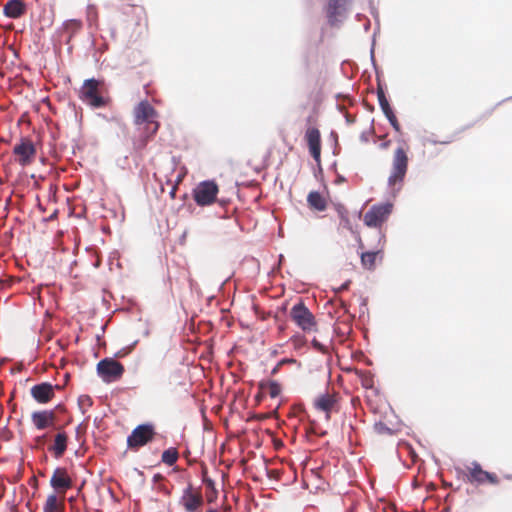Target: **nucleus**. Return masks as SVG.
<instances>
[{
	"label": "nucleus",
	"mask_w": 512,
	"mask_h": 512,
	"mask_svg": "<svg viewBox=\"0 0 512 512\" xmlns=\"http://www.w3.org/2000/svg\"><path fill=\"white\" fill-rule=\"evenodd\" d=\"M407 169V151L402 146H400L394 153L392 170L388 178V185L393 191H399L401 189Z\"/></svg>",
	"instance_id": "nucleus-1"
},
{
	"label": "nucleus",
	"mask_w": 512,
	"mask_h": 512,
	"mask_svg": "<svg viewBox=\"0 0 512 512\" xmlns=\"http://www.w3.org/2000/svg\"><path fill=\"white\" fill-rule=\"evenodd\" d=\"M458 473L462 475L464 481L470 484L484 485L488 483L497 485L500 482L497 474L483 470L476 461L471 462L465 470H459Z\"/></svg>",
	"instance_id": "nucleus-2"
},
{
	"label": "nucleus",
	"mask_w": 512,
	"mask_h": 512,
	"mask_svg": "<svg viewBox=\"0 0 512 512\" xmlns=\"http://www.w3.org/2000/svg\"><path fill=\"white\" fill-rule=\"evenodd\" d=\"M101 84L94 78L85 80L79 92L80 99L94 108L104 107L106 99L99 92Z\"/></svg>",
	"instance_id": "nucleus-3"
},
{
	"label": "nucleus",
	"mask_w": 512,
	"mask_h": 512,
	"mask_svg": "<svg viewBox=\"0 0 512 512\" xmlns=\"http://www.w3.org/2000/svg\"><path fill=\"white\" fill-rule=\"evenodd\" d=\"M290 317L304 332L316 331L315 317L303 302H298L291 308Z\"/></svg>",
	"instance_id": "nucleus-4"
},
{
	"label": "nucleus",
	"mask_w": 512,
	"mask_h": 512,
	"mask_svg": "<svg viewBox=\"0 0 512 512\" xmlns=\"http://www.w3.org/2000/svg\"><path fill=\"white\" fill-rule=\"evenodd\" d=\"M124 371V366L113 358H104L97 364V373L106 383L119 380Z\"/></svg>",
	"instance_id": "nucleus-5"
},
{
	"label": "nucleus",
	"mask_w": 512,
	"mask_h": 512,
	"mask_svg": "<svg viewBox=\"0 0 512 512\" xmlns=\"http://www.w3.org/2000/svg\"><path fill=\"white\" fill-rule=\"evenodd\" d=\"M154 426L152 424H141L133 429L127 438V446L130 449L138 450L140 447L151 442L155 436Z\"/></svg>",
	"instance_id": "nucleus-6"
},
{
	"label": "nucleus",
	"mask_w": 512,
	"mask_h": 512,
	"mask_svg": "<svg viewBox=\"0 0 512 512\" xmlns=\"http://www.w3.org/2000/svg\"><path fill=\"white\" fill-rule=\"evenodd\" d=\"M133 113L136 125H153L154 128H159V114L147 100L141 101Z\"/></svg>",
	"instance_id": "nucleus-7"
},
{
	"label": "nucleus",
	"mask_w": 512,
	"mask_h": 512,
	"mask_svg": "<svg viewBox=\"0 0 512 512\" xmlns=\"http://www.w3.org/2000/svg\"><path fill=\"white\" fill-rule=\"evenodd\" d=\"M218 192V185L214 181H203L193 190V198L197 205L208 206L215 202Z\"/></svg>",
	"instance_id": "nucleus-8"
},
{
	"label": "nucleus",
	"mask_w": 512,
	"mask_h": 512,
	"mask_svg": "<svg viewBox=\"0 0 512 512\" xmlns=\"http://www.w3.org/2000/svg\"><path fill=\"white\" fill-rule=\"evenodd\" d=\"M392 204L373 205L364 215V223L369 227H380L392 212Z\"/></svg>",
	"instance_id": "nucleus-9"
},
{
	"label": "nucleus",
	"mask_w": 512,
	"mask_h": 512,
	"mask_svg": "<svg viewBox=\"0 0 512 512\" xmlns=\"http://www.w3.org/2000/svg\"><path fill=\"white\" fill-rule=\"evenodd\" d=\"M13 154L17 157V162L25 167L32 164L34 161L36 148L30 139L22 138L20 143L14 146Z\"/></svg>",
	"instance_id": "nucleus-10"
},
{
	"label": "nucleus",
	"mask_w": 512,
	"mask_h": 512,
	"mask_svg": "<svg viewBox=\"0 0 512 512\" xmlns=\"http://www.w3.org/2000/svg\"><path fill=\"white\" fill-rule=\"evenodd\" d=\"M55 389H60V386L42 382L32 386L30 394L37 403L47 404L55 397Z\"/></svg>",
	"instance_id": "nucleus-11"
},
{
	"label": "nucleus",
	"mask_w": 512,
	"mask_h": 512,
	"mask_svg": "<svg viewBox=\"0 0 512 512\" xmlns=\"http://www.w3.org/2000/svg\"><path fill=\"white\" fill-rule=\"evenodd\" d=\"M50 485L59 493H65L73 486L72 478L66 468L58 467L53 471Z\"/></svg>",
	"instance_id": "nucleus-12"
},
{
	"label": "nucleus",
	"mask_w": 512,
	"mask_h": 512,
	"mask_svg": "<svg viewBox=\"0 0 512 512\" xmlns=\"http://www.w3.org/2000/svg\"><path fill=\"white\" fill-rule=\"evenodd\" d=\"M337 403V393H324L315 399L314 406L317 410L325 412V417L327 420H329L331 413L337 410Z\"/></svg>",
	"instance_id": "nucleus-13"
},
{
	"label": "nucleus",
	"mask_w": 512,
	"mask_h": 512,
	"mask_svg": "<svg viewBox=\"0 0 512 512\" xmlns=\"http://www.w3.org/2000/svg\"><path fill=\"white\" fill-rule=\"evenodd\" d=\"M55 410L35 411L31 414V421L36 429L44 430L53 427L56 422Z\"/></svg>",
	"instance_id": "nucleus-14"
},
{
	"label": "nucleus",
	"mask_w": 512,
	"mask_h": 512,
	"mask_svg": "<svg viewBox=\"0 0 512 512\" xmlns=\"http://www.w3.org/2000/svg\"><path fill=\"white\" fill-rule=\"evenodd\" d=\"M305 140L310 152V155L315 162L321 161V136L319 130H307Z\"/></svg>",
	"instance_id": "nucleus-15"
},
{
	"label": "nucleus",
	"mask_w": 512,
	"mask_h": 512,
	"mask_svg": "<svg viewBox=\"0 0 512 512\" xmlns=\"http://www.w3.org/2000/svg\"><path fill=\"white\" fill-rule=\"evenodd\" d=\"M181 502L187 512H196L203 504V497L201 493H194L192 486L189 485L183 493Z\"/></svg>",
	"instance_id": "nucleus-16"
},
{
	"label": "nucleus",
	"mask_w": 512,
	"mask_h": 512,
	"mask_svg": "<svg viewBox=\"0 0 512 512\" xmlns=\"http://www.w3.org/2000/svg\"><path fill=\"white\" fill-rule=\"evenodd\" d=\"M68 445V435L65 431H59L54 438L52 445L48 447V451L52 453L55 458H61Z\"/></svg>",
	"instance_id": "nucleus-17"
},
{
	"label": "nucleus",
	"mask_w": 512,
	"mask_h": 512,
	"mask_svg": "<svg viewBox=\"0 0 512 512\" xmlns=\"http://www.w3.org/2000/svg\"><path fill=\"white\" fill-rule=\"evenodd\" d=\"M377 97H378L379 105H380L383 113L389 120L391 126H393V128H399V123H398L397 117L394 114V112L386 98L385 92L383 91V89L381 87H379L377 90Z\"/></svg>",
	"instance_id": "nucleus-18"
},
{
	"label": "nucleus",
	"mask_w": 512,
	"mask_h": 512,
	"mask_svg": "<svg viewBox=\"0 0 512 512\" xmlns=\"http://www.w3.org/2000/svg\"><path fill=\"white\" fill-rule=\"evenodd\" d=\"M25 12L26 6L22 0H9L3 8L4 15L12 19L20 18Z\"/></svg>",
	"instance_id": "nucleus-19"
},
{
	"label": "nucleus",
	"mask_w": 512,
	"mask_h": 512,
	"mask_svg": "<svg viewBox=\"0 0 512 512\" xmlns=\"http://www.w3.org/2000/svg\"><path fill=\"white\" fill-rule=\"evenodd\" d=\"M383 245L380 246L379 249L375 251H367L361 253V264L363 268L367 270H374L376 267V262L381 261L383 258Z\"/></svg>",
	"instance_id": "nucleus-20"
},
{
	"label": "nucleus",
	"mask_w": 512,
	"mask_h": 512,
	"mask_svg": "<svg viewBox=\"0 0 512 512\" xmlns=\"http://www.w3.org/2000/svg\"><path fill=\"white\" fill-rule=\"evenodd\" d=\"M181 377L177 371L170 372L166 379L163 381V389L169 395H175L179 388L184 387Z\"/></svg>",
	"instance_id": "nucleus-21"
},
{
	"label": "nucleus",
	"mask_w": 512,
	"mask_h": 512,
	"mask_svg": "<svg viewBox=\"0 0 512 512\" xmlns=\"http://www.w3.org/2000/svg\"><path fill=\"white\" fill-rule=\"evenodd\" d=\"M126 15H132L135 17V25H147V15L144 7L138 5H128L124 9Z\"/></svg>",
	"instance_id": "nucleus-22"
},
{
	"label": "nucleus",
	"mask_w": 512,
	"mask_h": 512,
	"mask_svg": "<svg viewBox=\"0 0 512 512\" xmlns=\"http://www.w3.org/2000/svg\"><path fill=\"white\" fill-rule=\"evenodd\" d=\"M307 202L310 208L317 211H324L327 207L325 198L317 191H311L308 194Z\"/></svg>",
	"instance_id": "nucleus-23"
},
{
	"label": "nucleus",
	"mask_w": 512,
	"mask_h": 512,
	"mask_svg": "<svg viewBox=\"0 0 512 512\" xmlns=\"http://www.w3.org/2000/svg\"><path fill=\"white\" fill-rule=\"evenodd\" d=\"M43 512H65L64 504L58 500L56 494H50L43 506Z\"/></svg>",
	"instance_id": "nucleus-24"
},
{
	"label": "nucleus",
	"mask_w": 512,
	"mask_h": 512,
	"mask_svg": "<svg viewBox=\"0 0 512 512\" xmlns=\"http://www.w3.org/2000/svg\"><path fill=\"white\" fill-rule=\"evenodd\" d=\"M149 134L147 130H136L133 136L130 137L132 141V147L136 150L144 148L149 140Z\"/></svg>",
	"instance_id": "nucleus-25"
},
{
	"label": "nucleus",
	"mask_w": 512,
	"mask_h": 512,
	"mask_svg": "<svg viewBox=\"0 0 512 512\" xmlns=\"http://www.w3.org/2000/svg\"><path fill=\"white\" fill-rule=\"evenodd\" d=\"M83 27V23L78 19H70L64 22L63 31L68 35L70 40L75 34H77Z\"/></svg>",
	"instance_id": "nucleus-26"
},
{
	"label": "nucleus",
	"mask_w": 512,
	"mask_h": 512,
	"mask_svg": "<svg viewBox=\"0 0 512 512\" xmlns=\"http://www.w3.org/2000/svg\"><path fill=\"white\" fill-rule=\"evenodd\" d=\"M259 386L263 392L268 393L272 398L277 397L281 392L280 385L275 381L261 382Z\"/></svg>",
	"instance_id": "nucleus-27"
},
{
	"label": "nucleus",
	"mask_w": 512,
	"mask_h": 512,
	"mask_svg": "<svg viewBox=\"0 0 512 512\" xmlns=\"http://www.w3.org/2000/svg\"><path fill=\"white\" fill-rule=\"evenodd\" d=\"M178 457H179V453H178L177 449L174 447H171V448L166 449L162 453L161 458H162L163 463H165L166 465L172 466L176 463V461L178 460Z\"/></svg>",
	"instance_id": "nucleus-28"
},
{
	"label": "nucleus",
	"mask_w": 512,
	"mask_h": 512,
	"mask_svg": "<svg viewBox=\"0 0 512 512\" xmlns=\"http://www.w3.org/2000/svg\"><path fill=\"white\" fill-rule=\"evenodd\" d=\"M346 0H329L327 7V15L329 19H332L338 13V9L344 5Z\"/></svg>",
	"instance_id": "nucleus-29"
},
{
	"label": "nucleus",
	"mask_w": 512,
	"mask_h": 512,
	"mask_svg": "<svg viewBox=\"0 0 512 512\" xmlns=\"http://www.w3.org/2000/svg\"><path fill=\"white\" fill-rule=\"evenodd\" d=\"M93 405V400L89 395H81L78 398V406L83 414H85Z\"/></svg>",
	"instance_id": "nucleus-30"
},
{
	"label": "nucleus",
	"mask_w": 512,
	"mask_h": 512,
	"mask_svg": "<svg viewBox=\"0 0 512 512\" xmlns=\"http://www.w3.org/2000/svg\"><path fill=\"white\" fill-rule=\"evenodd\" d=\"M185 176V173H181L177 176L176 180L174 182H172L171 180H169L167 183L171 185V190L169 192V195L171 197V199H175L176 197V192H177V189H178V185L182 182L183 178Z\"/></svg>",
	"instance_id": "nucleus-31"
},
{
	"label": "nucleus",
	"mask_w": 512,
	"mask_h": 512,
	"mask_svg": "<svg viewBox=\"0 0 512 512\" xmlns=\"http://www.w3.org/2000/svg\"><path fill=\"white\" fill-rule=\"evenodd\" d=\"M374 431L378 435H392L393 430L389 428L385 423L383 422H377L374 424Z\"/></svg>",
	"instance_id": "nucleus-32"
},
{
	"label": "nucleus",
	"mask_w": 512,
	"mask_h": 512,
	"mask_svg": "<svg viewBox=\"0 0 512 512\" xmlns=\"http://www.w3.org/2000/svg\"><path fill=\"white\" fill-rule=\"evenodd\" d=\"M368 137H371L374 142L377 141L376 138H378L380 140V137L376 136L375 130H373V129L366 130L364 133H362V138H365L367 140Z\"/></svg>",
	"instance_id": "nucleus-33"
},
{
	"label": "nucleus",
	"mask_w": 512,
	"mask_h": 512,
	"mask_svg": "<svg viewBox=\"0 0 512 512\" xmlns=\"http://www.w3.org/2000/svg\"><path fill=\"white\" fill-rule=\"evenodd\" d=\"M312 346L319 352L325 353L327 351V348L315 338L312 340Z\"/></svg>",
	"instance_id": "nucleus-34"
},
{
	"label": "nucleus",
	"mask_w": 512,
	"mask_h": 512,
	"mask_svg": "<svg viewBox=\"0 0 512 512\" xmlns=\"http://www.w3.org/2000/svg\"><path fill=\"white\" fill-rule=\"evenodd\" d=\"M349 285H350V281H347V282L343 283V284L339 287L338 291H344V290H347V289L349 288Z\"/></svg>",
	"instance_id": "nucleus-35"
},
{
	"label": "nucleus",
	"mask_w": 512,
	"mask_h": 512,
	"mask_svg": "<svg viewBox=\"0 0 512 512\" xmlns=\"http://www.w3.org/2000/svg\"><path fill=\"white\" fill-rule=\"evenodd\" d=\"M286 360H282L273 370H272V374H275L278 369H279V366L282 365L283 363H285Z\"/></svg>",
	"instance_id": "nucleus-36"
},
{
	"label": "nucleus",
	"mask_w": 512,
	"mask_h": 512,
	"mask_svg": "<svg viewBox=\"0 0 512 512\" xmlns=\"http://www.w3.org/2000/svg\"><path fill=\"white\" fill-rule=\"evenodd\" d=\"M204 481H205V483H206V485H207L208 487H212V488H213V486H214V482H213L211 479H206V480H204Z\"/></svg>",
	"instance_id": "nucleus-37"
},
{
	"label": "nucleus",
	"mask_w": 512,
	"mask_h": 512,
	"mask_svg": "<svg viewBox=\"0 0 512 512\" xmlns=\"http://www.w3.org/2000/svg\"><path fill=\"white\" fill-rule=\"evenodd\" d=\"M388 145H389V141L381 142V143L379 144V146H380L381 148H386V147H388Z\"/></svg>",
	"instance_id": "nucleus-38"
},
{
	"label": "nucleus",
	"mask_w": 512,
	"mask_h": 512,
	"mask_svg": "<svg viewBox=\"0 0 512 512\" xmlns=\"http://www.w3.org/2000/svg\"><path fill=\"white\" fill-rule=\"evenodd\" d=\"M44 439H45V435L37 437L36 441H37V443L40 444V443H42L44 441Z\"/></svg>",
	"instance_id": "nucleus-39"
},
{
	"label": "nucleus",
	"mask_w": 512,
	"mask_h": 512,
	"mask_svg": "<svg viewBox=\"0 0 512 512\" xmlns=\"http://www.w3.org/2000/svg\"><path fill=\"white\" fill-rule=\"evenodd\" d=\"M331 137H333L335 143H337V138L338 137H337V134L334 131L331 132Z\"/></svg>",
	"instance_id": "nucleus-40"
},
{
	"label": "nucleus",
	"mask_w": 512,
	"mask_h": 512,
	"mask_svg": "<svg viewBox=\"0 0 512 512\" xmlns=\"http://www.w3.org/2000/svg\"><path fill=\"white\" fill-rule=\"evenodd\" d=\"M378 236H379V243H380V242H381V240L383 239V236H382V235H380V233L378 234Z\"/></svg>",
	"instance_id": "nucleus-41"
}]
</instances>
